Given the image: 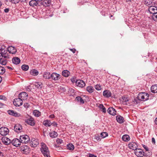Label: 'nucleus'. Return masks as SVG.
<instances>
[{
	"mask_svg": "<svg viewBox=\"0 0 157 157\" xmlns=\"http://www.w3.org/2000/svg\"><path fill=\"white\" fill-rule=\"evenodd\" d=\"M41 151L45 157H50L48 148L44 143H41Z\"/></svg>",
	"mask_w": 157,
	"mask_h": 157,
	"instance_id": "obj_1",
	"label": "nucleus"
},
{
	"mask_svg": "<svg viewBox=\"0 0 157 157\" xmlns=\"http://www.w3.org/2000/svg\"><path fill=\"white\" fill-rule=\"evenodd\" d=\"M122 102L124 105L128 106L132 105L135 104V102H136V100L135 99H131L127 97H122Z\"/></svg>",
	"mask_w": 157,
	"mask_h": 157,
	"instance_id": "obj_2",
	"label": "nucleus"
},
{
	"mask_svg": "<svg viewBox=\"0 0 157 157\" xmlns=\"http://www.w3.org/2000/svg\"><path fill=\"white\" fill-rule=\"evenodd\" d=\"M149 97V94L147 93H141L138 94L137 98L139 100L145 101L148 99Z\"/></svg>",
	"mask_w": 157,
	"mask_h": 157,
	"instance_id": "obj_3",
	"label": "nucleus"
},
{
	"mask_svg": "<svg viewBox=\"0 0 157 157\" xmlns=\"http://www.w3.org/2000/svg\"><path fill=\"white\" fill-rule=\"evenodd\" d=\"M23 120L25 121V123L29 125L32 126H33L35 125V120L31 116H30L29 118L27 119H25L23 117Z\"/></svg>",
	"mask_w": 157,
	"mask_h": 157,
	"instance_id": "obj_4",
	"label": "nucleus"
},
{
	"mask_svg": "<svg viewBox=\"0 0 157 157\" xmlns=\"http://www.w3.org/2000/svg\"><path fill=\"white\" fill-rule=\"evenodd\" d=\"M20 139L21 143L24 144L28 143L30 140L29 136L26 135L21 136L20 137Z\"/></svg>",
	"mask_w": 157,
	"mask_h": 157,
	"instance_id": "obj_5",
	"label": "nucleus"
},
{
	"mask_svg": "<svg viewBox=\"0 0 157 157\" xmlns=\"http://www.w3.org/2000/svg\"><path fill=\"white\" fill-rule=\"evenodd\" d=\"M9 129L5 127H2L0 128V134L3 136H5L9 132Z\"/></svg>",
	"mask_w": 157,
	"mask_h": 157,
	"instance_id": "obj_6",
	"label": "nucleus"
},
{
	"mask_svg": "<svg viewBox=\"0 0 157 157\" xmlns=\"http://www.w3.org/2000/svg\"><path fill=\"white\" fill-rule=\"evenodd\" d=\"M14 105L16 106H19L22 105L23 101L19 98H15L13 102Z\"/></svg>",
	"mask_w": 157,
	"mask_h": 157,
	"instance_id": "obj_7",
	"label": "nucleus"
},
{
	"mask_svg": "<svg viewBox=\"0 0 157 157\" xmlns=\"http://www.w3.org/2000/svg\"><path fill=\"white\" fill-rule=\"evenodd\" d=\"M128 147L132 150L136 151L138 147V145L136 143L132 142L128 144Z\"/></svg>",
	"mask_w": 157,
	"mask_h": 157,
	"instance_id": "obj_8",
	"label": "nucleus"
},
{
	"mask_svg": "<svg viewBox=\"0 0 157 157\" xmlns=\"http://www.w3.org/2000/svg\"><path fill=\"white\" fill-rule=\"evenodd\" d=\"M12 144L16 147H19L21 144L20 140L17 138L13 139L11 142Z\"/></svg>",
	"mask_w": 157,
	"mask_h": 157,
	"instance_id": "obj_9",
	"label": "nucleus"
},
{
	"mask_svg": "<svg viewBox=\"0 0 157 157\" xmlns=\"http://www.w3.org/2000/svg\"><path fill=\"white\" fill-rule=\"evenodd\" d=\"M28 95L25 92H22L20 93L18 95V98L22 101L26 100L28 98Z\"/></svg>",
	"mask_w": 157,
	"mask_h": 157,
	"instance_id": "obj_10",
	"label": "nucleus"
},
{
	"mask_svg": "<svg viewBox=\"0 0 157 157\" xmlns=\"http://www.w3.org/2000/svg\"><path fill=\"white\" fill-rule=\"evenodd\" d=\"M134 153L138 157H143L144 154V152L142 150L140 149H137L136 151H134Z\"/></svg>",
	"mask_w": 157,
	"mask_h": 157,
	"instance_id": "obj_11",
	"label": "nucleus"
},
{
	"mask_svg": "<svg viewBox=\"0 0 157 157\" xmlns=\"http://www.w3.org/2000/svg\"><path fill=\"white\" fill-rule=\"evenodd\" d=\"M22 127L21 125L19 124H16L14 126V131L17 132H20L22 131Z\"/></svg>",
	"mask_w": 157,
	"mask_h": 157,
	"instance_id": "obj_12",
	"label": "nucleus"
},
{
	"mask_svg": "<svg viewBox=\"0 0 157 157\" xmlns=\"http://www.w3.org/2000/svg\"><path fill=\"white\" fill-rule=\"evenodd\" d=\"M2 142L6 145H8L11 143V141L9 138L6 137H3L2 138Z\"/></svg>",
	"mask_w": 157,
	"mask_h": 157,
	"instance_id": "obj_13",
	"label": "nucleus"
},
{
	"mask_svg": "<svg viewBox=\"0 0 157 157\" xmlns=\"http://www.w3.org/2000/svg\"><path fill=\"white\" fill-rule=\"evenodd\" d=\"M7 113L9 115L15 117H19L21 116L20 113L15 112L13 110H9L7 111Z\"/></svg>",
	"mask_w": 157,
	"mask_h": 157,
	"instance_id": "obj_14",
	"label": "nucleus"
},
{
	"mask_svg": "<svg viewBox=\"0 0 157 157\" xmlns=\"http://www.w3.org/2000/svg\"><path fill=\"white\" fill-rule=\"evenodd\" d=\"M39 143L38 140L35 138H33L31 139L30 145L32 147H35L39 144Z\"/></svg>",
	"mask_w": 157,
	"mask_h": 157,
	"instance_id": "obj_15",
	"label": "nucleus"
},
{
	"mask_svg": "<svg viewBox=\"0 0 157 157\" xmlns=\"http://www.w3.org/2000/svg\"><path fill=\"white\" fill-rule=\"evenodd\" d=\"M75 83L77 86L80 87H83L85 85V82L83 81L82 80H77L76 81Z\"/></svg>",
	"mask_w": 157,
	"mask_h": 157,
	"instance_id": "obj_16",
	"label": "nucleus"
},
{
	"mask_svg": "<svg viewBox=\"0 0 157 157\" xmlns=\"http://www.w3.org/2000/svg\"><path fill=\"white\" fill-rule=\"evenodd\" d=\"M149 12L154 14L157 13V7L154 6H150L148 9Z\"/></svg>",
	"mask_w": 157,
	"mask_h": 157,
	"instance_id": "obj_17",
	"label": "nucleus"
},
{
	"mask_svg": "<svg viewBox=\"0 0 157 157\" xmlns=\"http://www.w3.org/2000/svg\"><path fill=\"white\" fill-rule=\"evenodd\" d=\"M8 51L10 53L12 54H15L17 51V49L15 47L12 46H10L8 47Z\"/></svg>",
	"mask_w": 157,
	"mask_h": 157,
	"instance_id": "obj_18",
	"label": "nucleus"
},
{
	"mask_svg": "<svg viewBox=\"0 0 157 157\" xmlns=\"http://www.w3.org/2000/svg\"><path fill=\"white\" fill-rule=\"evenodd\" d=\"M107 111L108 113L113 116H114L116 114V111L113 107L109 108Z\"/></svg>",
	"mask_w": 157,
	"mask_h": 157,
	"instance_id": "obj_19",
	"label": "nucleus"
},
{
	"mask_svg": "<svg viewBox=\"0 0 157 157\" xmlns=\"http://www.w3.org/2000/svg\"><path fill=\"white\" fill-rule=\"evenodd\" d=\"M59 75L56 73H53L51 75V78L54 80H57L60 78Z\"/></svg>",
	"mask_w": 157,
	"mask_h": 157,
	"instance_id": "obj_20",
	"label": "nucleus"
},
{
	"mask_svg": "<svg viewBox=\"0 0 157 157\" xmlns=\"http://www.w3.org/2000/svg\"><path fill=\"white\" fill-rule=\"evenodd\" d=\"M103 95L105 98H109L112 95L111 92L109 90H105L103 93Z\"/></svg>",
	"mask_w": 157,
	"mask_h": 157,
	"instance_id": "obj_21",
	"label": "nucleus"
},
{
	"mask_svg": "<svg viewBox=\"0 0 157 157\" xmlns=\"http://www.w3.org/2000/svg\"><path fill=\"white\" fill-rule=\"evenodd\" d=\"M12 61L13 63L16 65L19 64L20 62V59L18 57H13Z\"/></svg>",
	"mask_w": 157,
	"mask_h": 157,
	"instance_id": "obj_22",
	"label": "nucleus"
},
{
	"mask_svg": "<svg viewBox=\"0 0 157 157\" xmlns=\"http://www.w3.org/2000/svg\"><path fill=\"white\" fill-rule=\"evenodd\" d=\"M39 2L36 0H31L29 2V5L33 7L37 6L39 4Z\"/></svg>",
	"mask_w": 157,
	"mask_h": 157,
	"instance_id": "obj_23",
	"label": "nucleus"
},
{
	"mask_svg": "<svg viewBox=\"0 0 157 157\" xmlns=\"http://www.w3.org/2000/svg\"><path fill=\"white\" fill-rule=\"evenodd\" d=\"M51 1L50 0H44L42 2V4L45 6H48L50 5Z\"/></svg>",
	"mask_w": 157,
	"mask_h": 157,
	"instance_id": "obj_24",
	"label": "nucleus"
},
{
	"mask_svg": "<svg viewBox=\"0 0 157 157\" xmlns=\"http://www.w3.org/2000/svg\"><path fill=\"white\" fill-rule=\"evenodd\" d=\"M116 120L119 123L121 124L124 122V118L121 116H117Z\"/></svg>",
	"mask_w": 157,
	"mask_h": 157,
	"instance_id": "obj_25",
	"label": "nucleus"
},
{
	"mask_svg": "<svg viewBox=\"0 0 157 157\" xmlns=\"http://www.w3.org/2000/svg\"><path fill=\"white\" fill-rule=\"evenodd\" d=\"M50 73L47 72L44 73L43 75V77L46 79H49L51 78Z\"/></svg>",
	"mask_w": 157,
	"mask_h": 157,
	"instance_id": "obj_26",
	"label": "nucleus"
},
{
	"mask_svg": "<svg viewBox=\"0 0 157 157\" xmlns=\"http://www.w3.org/2000/svg\"><path fill=\"white\" fill-rule=\"evenodd\" d=\"M33 115L36 117H38L40 116L41 113L37 110H34L33 112Z\"/></svg>",
	"mask_w": 157,
	"mask_h": 157,
	"instance_id": "obj_27",
	"label": "nucleus"
},
{
	"mask_svg": "<svg viewBox=\"0 0 157 157\" xmlns=\"http://www.w3.org/2000/svg\"><path fill=\"white\" fill-rule=\"evenodd\" d=\"M151 90L152 93H157V85L152 86L151 87Z\"/></svg>",
	"mask_w": 157,
	"mask_h": 157,
	"instance_id": "obj_28",
	"label": "nucleus"
},
{
	"mask_svg": "<svg viewBox=\"0 0 157 157\" xmlns=\"http://www.w3.org/2000/svg\"><path fill=\"white\" fill-rule=\"evenodd\" d=\"M122 139L124 141H128L129 140L130 138L128 135H124L122 136Z\"/></svg>",
	"mask_w": 157,
	"mask_h": 157,
	"instance_id": "obj_29",
	"label": "nucleus"
},
{
	"mask_svg": "<svg viewBox=\"0 0 157 157\" xmlns=\"http://www.w3.org/2000/svg\"><path fill=\"white\" fill-rule=\"evenodd\" d=\"M44 124L46 127H49L52 125V123L49 120H46L44 121Z\"/></svg>",
	"mask_w": 157,
	"mask_h": 157,
	"instance_id": "obj_30",
	"label": "nucleus"
},
{
	"mask_svg": "<svg viewBox=\"0 0 157 157\" xmlns=\"http://www.w3.org/2000/svg\"><path fill=\"white\" fill-rule=\"evenodd\" d=\"M70 73L67 70H64L62 72V75L65 77H68L70 75Z\"/></svg>",
	"mask_w": 157,
	"mask_h": 157,
	"instance_id": "obj_31",
	"label": "nucleus"
},
{
	"mask_svg": "<svg viewBox=\"0 0 157 157\" xmlns=\"http://www.w3.org/2000/svg\"><path fill=\"white\" fill-rule=\"evenodd\" d=\"M75 100L77 101L78 102H79L80 104H83L84 103V101L83 100L80 96L76 97Z\"/></svg>",
	"mask_w": 157,
	"mask_h": 157,
	"instance_id": "obj_32",
	"label": "nucleus"
},
{
	"mask_svg": "<svg viewBox=\"0 0 157 157\" xmlns=\"http://www.w3.org/2000/svg\"><path fill=\"white\" fill-rule=\"evenodd\" d=\"M30 74L33 76H36L39 73L38 71L36 70L33 69L30 71Z\"/></svg>",
	"mask_w": 157,
	"mask_h": 157,
	"instance_id": "obj_33",
	"label": "nucleus"
},
{
	"mask_svg": "<svg viewBox=\"0 0 157 157\" xmlns=\"http://www.w3.org/2000/svg\"><path fill=\"white\" fill-rule=\"evenodd\" d=\"M0 58V63L3 65H6L7 63V60L1 58V57Z\"/></svg>",
	"mask_w": 157,
	"mask_h": 157,
	"instance_id": "obj_34",
	"label": "nucleus"
},
{
	"mask_svg": "<svg viewBox=\"0 0 157 157\" xmlns=\"http://www.w3.org/2000/svg\"><path fill=\"white\" fill-rule=\"evenodd\" d=\"M49 135L52 138L56 137L58 135L57 133L56 132L53 131L49 133Z\"/></svg>",
	"mask_w": 157,
	"mask_h": 157,
	"instance_id": "obj_35",
	"label": "nucleus"
},
{
	"mask_svg": "<svg viewBox=\"0 0 157 157\" xmlns=\"http://www.w3.org/2000/svg\"><path fill=\"white\" fill-rule=\"evenodd\" d=\"M34 85L35 87H36L38 89H41L42 86V84L38 82H35L34 84Z\"/></svg>",
	"mask_w": 157,
	"mask_h": 157,
	"instance_id": "obj_36",
	"label": "nucleus"
},
{
	"mask_svg": "<svg viewBox=\"0 0 157 157\" xmlns=\"http://www.w3.org/2000/svg\"><path fill=\"white\" fill-rule=\"evenodd\" d=\"M144 4L147 6H149V7L151 6V5L153 4L152 1L149 0H146L145 1Z\"/></svg>",
	"mask_w": 157,
	"mask_h": 157,
	"instance_id": "obj_37",
	"label": "nucleus"
},
{
	"mask_svg": "<svg viewBox=\"0 0 157 157\" xmlns=\"http://www.w3.org/2000/svg\"><path fill=\"white\" fill-rule=\"evenodd\" d=\"M67 148L70 150H73L74 149V146L72 144H69L67 145Z\"/></svg>",
	"mask_w": 157,
	"mask_h": 157,
	"instance_id": "obj_38",
	"label": "nucleus"
},
{
	"mask_svg": "<svg viewBox=\"0 0 157 157\" xmlns=\"http://www.w3.org/2000/svg\"><path fill=\"white\" fill-rule=\"evenodd\" d=\"M98 107L100 109H101V111L105 113L106 112V109L103 104H100L98 106Z\"/></svg>",
	"mask_w": 157,
	"mask_h": 157,
	"instance_id": "obj_39",
	"label": "nucleus"
},
{
	"mask_svg": "<svg viewBox=\"0 0 157 157\" xmlns=\"http://www.w3.org/2000/svg\"><path fill=\"white\" fill-rule=\"evenodd\" d=\"M94 90V89L92 86H88L86 88V90L89 93L92 92Z\"/></svg>",
	"mask_w": 157,
	"mask_h": 157,
	"instance_id": "obj_40",
	"label": "nucleus"
},
{
	"mask_svg": "<svg viewBox=\"0 0 157 157\" xmlns=\"http://www.w3.org/2000/svg\"><path fill=\"white\" fill-rule=\"evenodd\" d=\"M29 68V66L27 65L24 64L22 66L21 69L24 71H27Z\"/></svg>",
	"mask_w": 157,
	"mask_h": 157,
	"instance_id": "obj_41",
	"label": "nucleus"
},
{
	"mask_svg": "<svg viewBox=\"0 0 157 157\" xmlns=\"http://www.w3.org/2000/svg\"><path fill=\"white\" fill-rule=\"evenodd\" d=\"M1 58L5 59H8L10 58L8 54H6L5 55H1Z\"/></svg>",
	"mask_w": 157,
	"mask_h": 157,
	"instance_id": "obj_42",
	"label": "nucleus"
},
{
	"mask_svg": "<svg viewBox=\"0 0 157 157\" xmlns=\"http://www.w3.org/2000/svg\"><path fill=\"white\" fill-rule=\"evenodd\" d=\"M57 144L58 145L62 144L63 142V140L61 139L57 138L56 140Z\"/></svg>",
	"mask_w": 157,
	"mask_h": 157,
	"instance_id": "obj_43",
	"label": "nucleus"
},
{
	"mask_svg": "<svg viewBox=\"0 0 157 157\" xmlns=\"http://www.w3.org/2000/svg\"><path fill=\"white\" fill-rule=\"evenodd\" d=\"M100 136L102 138H104L108 136V134L106 132H103L101 133Z\"/></svg>",
	"mask_w": 157,
	"mask_h": 157,
	"instance_id": "obj_44",
	"label": "nucleus"
},
{
	"mask_svg": "<svg viewBox=\"0 0 157 157\" xmlns=\"http://www.w3.org/2000/svg\"><path fill=\"white\" fill-rule=\"evenodd\" d=\"M5 72V68L2 66H0V75L4 74Z\"/></svg>",
	"mask_w": 157,
	"mask_h": 157,
	"instance_id": "obj_45",
	"label": "nucleus"
},
{
	"mask_svg": "<svg viewBox=\"0 0 157 157\" xmlns=\"http://www.w3.org/2000/svg\"><path fill=\"white\" fill-rule=\"evenodd\" d=\"M152 17L153 20L157 21V13L152 14Z\"/></svg>",
	"mask_w": 157,
	"mask_h": 157,
	"instance_id": "obj_46",
	"label": "nucleus"
},
{
	"mask_svg": "<svg viewBox=\"0 0 157 157\" xmlns=\"http://www.w3.org/2000/svg\"><path fill=\"white\" fill-rule=\"evenodd\" d=\"M95 89L98 90H101V86L97 84L95 86Z\"/></svg>",
	"mask_w": 157,
	"mask_h": 157,
	"instance_id": "obj_47",
	"label": "nucleus"
},
{
	"mask_svg": "<svg viewBox=\"0 0 157 157\" xmlns=\"http://www.w3.org/2000/svg\"><path fill=\"white\" fill-rule=\"evenodd\" d=\"M10 1L13 3L16 4L19 2L20 0H10Z\"/></svg>",
	"mask_w": 157,
	"mask_h": 157,
	"instance_id": "obj_48",
	"label": "nucleus"
},
{
	"mask_svg": "<svg viewBox=\"0 0 157 157\" xmlns=\"http://www.w3.org/2000/svg\"><path fill=\"white\" fill-rule=\"evenodd\" d=\"M0 99L6 100V98L4 96L0 95Z\"/></svg>",
	"mask_w": 157,
	"mask_h": 157,
	"instance_id": "obj_49",
	"label": "nucleus"
},
{
	"mask_svg": "<svg viewBox=\"0 0 157 157\" xmlns=\"http://www.w3.org/2000/svg\"><path fill=\"white\" fill-rule=\"evenodd\" d=\"M28 147L27 146L25 147H22L21 148V150L24 152H25L26 150L27 149Z\"/></svg>",
	"mask_w": 157,
	"mask_h": 157,
	"instance_id": "obj_50",
	"label": "nucleus"
},
{
	"mask_svg": "<svg viewBox=\"0 0 157 157\" xmlns=\"http://www.w3.org/2000/svg\"><path fill=\"white\" fill-rule=\"evenodd\" d=\"M143 147L145 149V150L147 151H148L149 149H148V147L144 145H143Z\"/></svg>",
	"mask_w": 157,
	"mask_h": 157,
	"instance_id": "obj_51",
	"label": "nucleus"
},
{
	"mask_svg": "<svg viewBox=\"0 0 157 157\" xmlns=\"http://www.w3.org/2000/svg\"><path fill=\"white\" fill-rule=\"evenodd\" d=\"M53 124V126L54 127H57V124L55 122H53V123H52V125Z\"/></svg>",
	"mask_w": 157,
	"mask_h": 157,
	"instance_id": "obj_52",
	"label": "nucleus"
},
{
	"mask_svg": "<svg viewBox=\"0 0 157 157\" xmlns=\"http://www.w3.org/2000/svg\"><path fill=\"white\" fill-rule=\"evenodd\" d=\"M24 106L25 108H27L29 107V105L28 103H26L24 104Z\"/></svg>",
	"mask_w": 157,
	"mask_h": 157,
	"instance_id": "obj_53",
	"label": "nucleus"
},
{
	"mask_svg": "<svg viewBox=\"0 0 157 157\" xmlns=\"http://www.w3.org/2000/svg\"><path fill=\"white\" fill-rule=\"evenodd\" d=\"M151 141H152V143L153 144H155V138L154 137H152V138Z\"/></svg>",
	"mask_w": 157,
	"mask_h": 157,
	"instance_id": "obj_54",
	"label": "nucleus"
},
{
	"mask_svg": "<svg viewBox=\"0 0 157 157\" xmlns=\"http://www.w3.org/2000/svg\"><path fill=\"white\" fill-rule=\"evenodd\" d=\"M89 157H97V156L94 155L89 154Z\"/></svg>",
	"mask_w": 157,
	"mask_h": 157,
	"instance_id": "obj_55",
	"label": "nucleus"
},
{
	"mask_svg": "<svg viewBox=\"0 0 157 157\" xmlns=\"http://www.w3.org/2000/svg\"><path fill=\"white\" fill-rule=\"evenodd\" d=\"M70 50L73 53H75V52L76 49L74 48L71 49Z\"/></svg>",
	"mask_w": 157,
	"mask_h": 157,
	"instance_id": "obj_56",
	"label": "nucleus"
},
{
	"mask_svg": "<svg viewBox=\"0 0 157 157\" xmlns=\"http://www.w3.org/2000/svg\"><path fill=\"white\" fill-rule=\"evenodd\" d=\"M95 139H96L98 141H100L101 140V139L100 138V137H99V136H96L95 137Z\"/></svg>",
	"mask_w": 157,
	"mask_h": 157,
	"instance_id": "obj_57",
	"label": "nucleus"
},
{
	"mask_svg": "<svg viewBox=\"0 0 157 157\" xmlns=\"http://www.w3.org/2000/svg\"><path fill=\"white\" fill-rule=\"evenodd\" d=\"M9 10L8 8H6L4 9V11L5 13H8L9 11Z\"/></svg>",
	"mask_w": 157,
	"mask_h": 157,
	"instance_id": "obj_58",
	"label": "nucleus"
},
{
	"mask_svg": "<svg viewBox=\"0 0 157 157\" xmlns=\"http://www.w3.org/2000/svg\"><path fill=\"white\" fill-rule=\"evenodd\" d=\"M55 117V116L53 114H52V115H50L49 116V117L50 118H54Z\"/></svg>",
	"mask_w": 157,
	"mask_h": 157,
	"instance_id": "obj_59",
	"label": "nucleus"
},
{
	"mask_svg": "<svg viewBox=\"0 0 157 157\" xmlns=\"http://www.w3.org/2000/svg\"><path fill=\"white\" fill-rule=\"evenodd\" d=\"M3 156V153L0 152V157H2Z\"/></svg>",
	"mask_w": 157,
	"mask_h": 157,
	"instance_id": "obj_60",
	"label": "nucleus"
},
{
	"mask_svg": "<svg viewBox=\"0 0 157 157\" xmlns=\"http://www.w3.org/2000/svg\"><path fill=\"white\" fill-rule=\"evenodd\" d=\"M7 67L8 69H9L10 70H12L13 69L12 67L9 66H7Z\"/></svg>",
	"mask_w": 157,
	"mask_h": 157,
	"instance_id": "obj_61",
	"label": "nucleus"
},
{
	"mask_svg": "<svg viewBox=\"0 0 157 157\" xmlns=\"http://www.w3.org/2000/svg\"><path fill=\"white\" fill-rule=\"evenodd\" d=\"M3 104L2 103L0 102V108L2 107Z\"/></svg>",
	"mask_w": 157,
	"mask_h": 157,
	"instance_id": "obj_62",
	"label": "nucleus"
},
{
	"mask_svg": "<svg viewBox=\"0 0 157 157\" xmlns=\"http://www.w3.org/2000/svg\"><path fill=\"white\" fill-rule=\"evenodd\" d=\"M155 124H157V117L155 119Z\"/></svg>",
	"mask_w": 157,
	"mask_h": 157,
	"instance_id": "obj_63",
	"label": "nucleus"
},
{
	"mask_svg": "<svg viewBox=\"0 0 157 157\" xmlns=\"http://www.w3.org/2000/svg\"><path fill=\"white\" fill-rule=\"evenodd\" d=\"M26 89L29 91H30V89L29 88V87H27V88Z\"/></svg>",
	"mask_w": 157,
	"mask_h": 157,
	"instance_id": "obj_64",
	"label": "nucleus"
}]
</instances>
